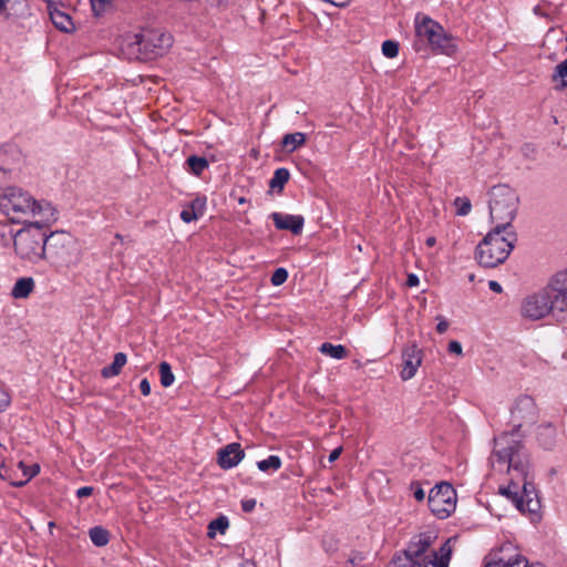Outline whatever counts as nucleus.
I'll return each instance as SVG.
<instances>
[{"label": "nucleus", "instance_id": "obj_3", "mask_svg": "<svg viewBox=\"0 0 567 567\" xmlns=\"http://www.w3.org/2000/svg\"><path fill=\"white\" fill-rule=\"evenodd\" d=\"M0 210L11 223H22L39 217L42 223L54 219V208L47 202H39L20 187L11 186L0 196Z\"/></svg>", "mask_w": 567, "mask_h": 567}, {"label": "nucleus", "instance_id": "obj_53", "mask_svg": "<svg viewBox=\"0 0 567 567\" xmlns=\"http://www.w3.org/2000/svg\"><path fill=\"white\" fill-rule=\"evenodd\" d=\"M4 157H7V154H6V153H1V154H0V162H1L2 164H6V159H4Z\"/></svg>", "mask_w": 567, "mask_h": 567}, {"label": "nucleus", "instance_id": "obj_16", "mask_svg": "<svg viewBox=\"0 0 567 567\" xmlns=\"http://www.w3.org/2000/svg\"><path fill=\"white\" fill-rule=\"evenodd\" d=\"M245 456L239 443H230L218 451V465L224 470L235 467Z\"/></svg>", "mask_w": 567, "mask_h": 567}, {"label": "nucleus", "instance_id": "obj_35", "mask_svg": "<svg viewBox=\"0 0 567 567\" xmlns=\"http://www.w3.org/2000/svg\"><path fill=\"white\" fill-rule=\"evenodd\" d=\"M382 53L384 56L393 59L399 54V43L393 40H386L382 43Z\"/></svg>", "mask_w": 567, "mask_h": 567}, {"label": "nucleus", "instance_id": "obj_11", "mask_svg": "<svg viewBox=\"0 0 567 567\" xmlns=\"http://www.w3.org/2000/svg\"><path fill=\"white\" fill-rule=\"evenodd\" d=\"M173 44V38L168 33L159 31H146L143 33V50L145 61L163 55Z\"/></svg>", "mask_w": 567, "mask_h": 567}, {"label": "nucleus", "instance_id": "obj_12", "mask_svg": "<svg viewBox=\"0 0 567 567\" xmlns=\"http://www.w3.org/2000/svg\"><path fill=\"white\" fill-rule=\"evenodd\" d=\"M511 412L513 421L517 422V424H515V429L508 434L515 433L517 439L522 442L518 434V429L523 425V423H534L536 421V403L532 396L522 395L515 401Z\"/></svg>", "mask_w": 567, "mask_h": 567}, {"label": "nucleus", "instance_id": "obj_17", "mask_svg": "<svg viewBox=\"0 0 567 567\" xmlns=\"http://www.w3.org/2000/svg\"><path fill=\"white\" fill-rule=\"evenodd\" d=\"M30 14L28 0H0V16L6 19H22Z\"/></svg>", "mask_w": 567, "mask_h": 567}, {"label": "nucleus", "instance_id": "obj_13", "mask_svg": "<svg viewBox=\"0 0 567 567\" xmlns=\"http://www.w3.org/2000/svg\"><path fill=\"white\" fill-rule=\"evenodd\" d=\"M545 286L558 315L567 313V268L554 274Z\"/></svg>", "mask_w": 567, "mask_h": 567}, {"label": "nucleus", "instance_id": "obj_38", "mask_svg": "<svg viewBox=\"0 0 567 567\" xmlns=\"http://www.w3.org/2000/svg\"><path fill=\"white\" fill-rule=\"evenodd\" d=\"M0 477L4 481H9L11 483V481H19L18 478V470H11L9 467H7L6 464H0Z\"/></svg>", "mask_w": 567, "mask_h": 567}, {"label": "nucleus", "instance_id": "obj_37", "mask_svg": "<svg viewBox=\"0 0 567 567\" xmlns=\"http://www.w3.org/2000/svg\"><path fill=\"white\" fill-rule=\"evenodd\" d=\"M288 279V271L285 268H277L270 278L274 286H280Z\"/></svg>", "mask_w": 567, "mask_h": 567}, {"label": "nucleus", "instance_id": "obj_46", "mask_svg": "<svg viewBox=\"0 0 567 567\" xmlns=\"http://www.w3.org/2000/svg\"><path fill=\"white\" fill-rule=\"evenodd\" d=\"M92 493H93V487H91V486H83V487H80L76 491V496L80 497V498H83V497L90 496Z\"/></svg>", "mask_w": 567, "mask_h": 567}, {"label": "nucleus", "instance_id": "obj_5", "mask_svg": "<svg viewBox=\"0 0 567 567\" xmlns=\"http://www.w3.org/2000/svg\"><path fill=\"white\" fill-rule=\"evenodd\" d=\"M519 198L514 188L499 184L489 190V218L494 228L514 230L512 223L516 217Z\"/></svg>", "mask_w": 567, "mask_h": 567}, {"label": "nucleus", "instance_id": "obj_1", "mask_svg": "<svg viewBox=\"0 0 567 567\" xmlns=\"http://www.w3.org/2000/svg\"><path fill=\"white\" fill-rule=\"evenodd\" d=\"M495 461L511 475L508 486L502 487L501 494L512 499L520 513L537 515L540 501L529 477V457L515 433L501 434L494 439L492 463Z\"/></svg>", "mask_w": 567, "mask_h": 567}, {"label": "nucleus", "instance_id": "obj_47", "mask_svg": "<svg viewBox=\"0 0 567 567\" xmlns=\"http://www.w3.org/2000/svg\"><path fill=\"white\" fill-rule=\"evenodd\" d=\"M140 390L143 395L147 396L151 394V384L147 379H143L140 383Z\"/></svg>", "mask_w": 567, "mask_h": 567}, {"label": "nucleus", "instance_id": "obj_41", "mask_svg": "<svg viewBox=\"0 0 567 567\" xmlns=\"http://www.w3.org/2000/svg\"><path fill=\"white\" fill-rule=\"evenodd\" d=\"M205 206H206L205 198H196L189 205V207L192 209H194L195 213H198L200 216L204 214Z\"/></svg>", "mask_w": 567, "mask_h": 567}, {"label": "nucleus", "instance_id": "obj_9", "mask_svg": "<svg viewBox=\"0 0 567 567\" xmlns=\"http://www.w3.org/2000/svg\"><path fill=\"white\" fill-rule=\"evenodd\" d=\"M557 313L546 286L527 295L520 302V316L529 321H538Z\"/></svg>", "mask_w": 567, "mask_h": 567}, {"label": "nucleus", "instance_id": "obj_21", "mask_svg": "<svg viewBox=\"0 0 567 567\" xmlns=\"http://www.w3.org/2000/svg\"><path fill=\"white\" fill-rule=\"evenodd\" d=\"M17 470L19 481H11V485L20 487L27 484L32 477H34L39 473L40 466L38 464H32L31 466H28L22 461H20L17 464Z\"/></svg>", "mask_w": 567, "mask_h": 567}, {"label": "nucleus", "instance_id": "obj_4", "mask_svg": "<svg viewBox=\"0 0 567 567\" xmlns=\"http://www.w3.org/2000/svg\"><path fill=\"white\" fill-rule=\"evenodd\" d=\"M516 241L517 235L514 230L493 228L477 245L475 258L483 267H497L508 258Z\"/></svg>", "mask_w": 567, "mask_h": 567}, {"label": "nucleus", "instance_id": "obj_18", "mask_svg": "<svg viewBox=\"0 0 567 567\" xmlns=\"http://www.w3.org/2000/svg\"><path fill=\"white\" fill-rule=\"evenodd\" d=\"M270 218L274 220L276 228L290 230L292 234L298 235L303 227V217L299 215H288L281 213H272Z\"/></svg>", "mask_w": 567, "mask_h": 567}, {"label": "nucleus", "instance_id": "obj_50", "mask_svg": "<svg viewBox=\"0 0 567 567\" xmlns=\"http://www.w3.org/2000/svg\"><path fill=\"white\" fill-rule=\"evenodd\" d=\"M342 447L334 449L329 455V462L332 463L340 456Z\"/></svg>", "mask_w": 567, "mask_h": 567}, {"label": "nucleus", "instance_id": "obj_30", "mask_svg": "<svg viewBox=\"0 0 567 567\" xmlns=\"http://www.w3.org/2000/svg\"><path fill=\"white\" fill-rule=\"evenodd\" d=\"M229 526L228 518L225 516H220L214 520H212L208 525V536L215 537L216 532H219L220 534H225Z\"/></svg>", "mask_w": 567, "mask_h": 567}, {"label": "nucleus", "instance_id": "obj_48", "mask_svg": "<svg viewBox=\"0 0 567 567\" xmlns=\"http://www.w3.org/2000/svg\"><path fill=\"white\" fill-rule=\"evenodd\" d=\"M420 280L419 277L415 274H410L406 279V286L408 287H416L419 285Z\"/></svg>", "mask_w": 567, "mask_h": 567}, {"label": "nucleus", "instance_id": "obj_39", "mask_svg": "<svg viewBox=\"0 0 567 567\" xmlns=\"http://www.w3.org/2000/svg\"><path fill=\"white\" fill-rule=\"evenodd\" d=\"M514 567H545L539 563H529L528 559L518 553L514 561Z\"/></svg>", "mask_w": 567, "mask_h": 567}, {"label": "nucleus", "instance_id": "obj_29", "mask_svg": "<svg viewBox=\"0 0 567 567\" xmlns=\"http://www.w3.org/2000/svg\"><path fill=\"white\" fill-rule=\"evenodd\" d=\"M257 467L261 472L278 471L281 467V458L277 455H270L268 458L257 462Z\"/></svg>", "mask_w": 567, "mask_h": 567}, {"label": "nucleus", "instance_id": "obj_49", "mask_svg": "<svg viewBox=\"0 0 567 567\" xmlns=\"http://www.w3.org/2000/svg\"><path fill=\"white\" fill-rule=\"evenodd\" d=\"M488 287L492 291L496 292V293H501L503 291V288L501 286L499 282L495 281V280H491L488 282Z\"/></svg>", "mask_w": 567, "mask_h": 567}, {"label": "nucleus", "instance_id": "obj_23", "mask_svg": "<svg viewBox=\"0 0 567 567\" xmlns=\"http://www.w3.org/2000/svg\"><path fill=\"white\" fill-rule=\"evenodd\" d=\"M127 361L126 354L123 352H117L114 355L112 364L104 367L102 369V375L104 378H112L117 375L121 372V369L125 365Z\"/></svg>", "mask_w": 567, "mask_h": 567}, {"label": "nucleus", "instance_id": "obj_42", "mask_svg": "<svg viewBox=\"0 0 567 567\" xmlns=\"http://www.w3.org/2000/svg\"><path fill=\"white\" fill-rule=\"evenodd\" d=\"M10 404L9 393L0 386V412L4 411Z\"/></svg>", "mask_w": 567, "mask_h": 567}, {"label": "nucleus", "instance_id": "obj_20", "mask_svg": "<svg viewBox=\"0 0 567 567\" xmlns=\"http://www.w3.org/2000/svg\"><path fill=\"white\" fill-rule=\"evenodd\" d=\"M49 13L52 23L58 28L59 30L63 32H71L74 29L73 21L71 17L64 12L58 9L56 7L49 6Z\"/></svg>", "mask_w": 567, "mask_h": 567}, {"label": "nucleus", "instance_id": "obj_25", "mask_svg": "<svg viewBox=\"0 0 567 567\" xmlns=\"http://www.w3.org/2000/svg\"><path fill=\"white\" fill-rule=\"evenodd\" d=\"M306 143V135L301 132L289 133L282 137L281 144L289 152L296 151Z\"/></svg>", "mask_w": 567, "mask_h": 567}, {"label": "nucleus", "instance_id": "obj_19", "mask_svg": "<svg viewBox=\"0 0 567 567\" xmlns=\"http://www.w3.org/2000/svg\"><path fill=\"white\" fill-rule=\"evenodd\" d=\"M538 444L545 450H551L557 443V429L553 423H543L536 433Z\"/></svg>", "mask_w": 567, "mask_h": 567}, {"label": "nucleus", "instance_id": "obj_7", "mask_svg": "<svg viewBox=\"0 0 567 567\" xmlns=\"http://www.w3.org/2000/svg\"><path fill=\"white\" fill-rule=\"evenodd\" d=\"M414 29L417 40L426 42L433 51L446 55H453L456 52V40L430 17L416 14Z\"/></svg>", "mask_w": 567, "mask_h": 567}, {"label": "nucleus", "instance_id": "obj_45", "mask_svg": "<svg viewBox=\"0 0 567 567\" xmlns=\"http://www.w3.org/2000/svg\"><path fill=\"white\" fill-rule=\"evenodd\" d=\"M255 506H256V499H254V498L245 499L241 502V508L246 513H250L251 511H254Z\"/></svg>", "mask_w": 567, "mask_h": 567}, {"label": "nucleus", "instance_id": "obj_34", "mask_svg": "<svg viewBox=\"0 0 567 567\" xmlns=\"http://www.w3.org/2000/svg\"><path fill=\"white\" fill-rule=\"evenodd\" d=\"M14 235L13 229L7 225H0V243L2 246L7 247L11 243L14 244Z\"/></svg>", "mask_w": 567, "mask_h": 567}, {"label": "nucleus", "instance_id": "obj_8", "mask_svg": "<svg viewBox=\"0 0 567 567\" xmlns=\"http://www.w3.org/2000/svg\"><path fill=\"white\" fill-rule=\"evenodd\" d=\"M45 259L56 267L74 266L79 261L75 238L66 231H53L48 235Z\"/></svg>", "mask_w": 567, "mask_h": 567}, {"label": "nucleus", "instance_id": "obj_27", "mask_svg": "<svg viewBox=\"0 0 567 567\" xmlns=\"http://www.w3.org/2000/svg\"><path fill=\"white\" fill-rule=\"evenodd\" d=\"M89 536L91 542L97 547H103L110 542V533L101 526L92 527L89 530Z\"/></svg>", "mask_w": 567, "mask_h": 567}, {"label": "nucleus", "instance_id": "obj_36", "mask_svg": "<svg viewBox=\"0 0 567 567\" xmlns=\"http://www.w3.org/2000/svg\"><path fill=\"white\" fill-rule=\"evenodd\" d=\"M455 206L457 209V215L460 216H466L471 212V202L468 198L465 197H457L455 199Z\"/></svg>", "mask_w": 567, "mask_h": 567}, {"label": "nucleus", "instance_id": "obj_26", "mask_svg": "<svg viewBox=\"0 0 567 567\" xmlns=\"http://www.w3.org/2000/svg\"><path fill=\"white\" fill-rule=\"evenodd\" d=\"M290 173L287 168L280 167L277 168L274 173V176L271 177L269 182V187L271 189L281 192L284 189L285 184L289 181Z\"/></svg>", "mask_w": 567, "mask_h": 567}, {"label": "nucleus", "instance_id": "obj_52", "mask_svg": "<svg viewBox=\"0 0 567 567\" xmlns=\"http://www.w3.org/2000/svg\"><path fill=\"white\" fill-rule=\"evenodd\" d=\"M435 241H436V240H435V238H434V237H429V238L426 239V245H427L429 247H432V246H434V245H435Z\"/></svg>", "mask_w": 567, "mask_h": 567}, {"label": "nucleus", "instance_id": "obj_10", "mask_svg": "<svg viewBox=\"0 0 567 567\" xmlns=\"http://www.w3.org/2000/svg\"><path fill=\"white\" fill-rule=\"evenodd\" d=\"M431 512L440 519L449 517L456 507V492L447 482L436 484L427 498Z\"/></svg>", "mask_w": 567, "mask_h": 567}, {"label": "nucleus", "instance_id": "obj_51", "mask_svg": "<svg viewBox=\"0 0 567 567\" xmlns=\"http://www.w3.org/2000/svg\"><path fill=\"white\" fill-rule=\"evenodd\" d=\"M413 494H414L415 499H417V501H423L425 497V493H424L423 488H421L420 486L414 491Z\"/></svg>", "mask_w": 567, "mask_h": 567}, {"label": "nucleus", "instance_id": "obj_44", "mask_svg": "<svg viewBox=\"0 0 567 567\" xmlns=\"http://www.w3.org/2000/svg\"><path fill=\"white\" fill-rule=\"evenodd\" d=\"M449 351L451 353L461 355L462 354V344L458 341L453 340L449 343Z\"/></svg>", "mask_w": 567, "mask_h": 567}, {"label": "nucleus", "instance_id": "obj_31", "mask_svg": "<svg viewBox=\"0 0 567 567\" xmlns=\"http://www.w3.org/2000/svg\"><path fill=\"white\" fill-rule=\"evenodd\" d=\"M159 375H161V384L164 388L171 386L175 381V377L172 372V368H171L169 363H167L166 361H163L159 363Z\"/></svg>", "mask_w": 567, "mask_h": 567}, {"label": "nucleus", "instance_id": "obj_6", "mask_svg": "<svg viewBox=\"0 0 567 567\" xmlns=\"http://www.w3.org/2000/svg\"><path fill=\"white\" fill-rule=\"evenodd\" d=\"M40 223H30L14 235V251L23 261L38 264L47 257L48 235Z\"/></svg>", "mask_w": 567, "mask_h": 567}, {"label": "nucleus", "instance_id": "obj_43", "mask_svg": "<svg viewBox=\"0 0 567 567\" xmlns=\"http://www.w3.org/2000/svg\"><path fill=\"white\" fill-rule=\"evenodd\" d=\"M437 324H436V331L440 334H443L449 329V322L446 319H444L442 316L436 317Z\"/></svg>", "mask_w": 567, "mask_h": 567}, {"label": "nucleus", "instance_id": "obj_24", "mask_svg": "<svg viewBox=\"0 0 567 567\" xmlns=\"http://www.w3.org/2000/svg\"><path fill=\"white\" fill-rule=\"evenodd\" d=\"M319 351L322 354L329 355L333 359L341 360L348 355V350L342 344H332L329 342H324L320 346Z\"/></svg>", "mask_w": 567, "mask_h": 567}, {"label": "nucleus", "instance_id": "obj_40", "mask_svg": "<svg viewBox=\"0 0 567 567\" xmlns=\"http://www.w3.org/2000/svg\"><path fill=\"white\" fill-rule=\"evenodd\" d=\"M199 217H200V215L198 213H195L194 209H192L190 207L183 209L181 213V218L185 223L194 221V220L198 219Z\"/></svg>", "mask_w": 567, "mask_h": 567}, {"label": "nucleus", "instance_id": "obj_15", "mask_svg": "<svg viewBox=\"0 0 567 567\" xmlns=\"http://www.w3.org/2000/svg\"><path fill=\"white\" fill-rule=\"evenodd\" d=\"M403 367L400 377L403 381H409L417 372L422 363V351L415 343L409 344L402 352Z\"/></svg>", "mask_w": 567, "mask_h": 567}, {"label": "nucleus", "instance_id": "obj_33", "mask_svg": "<svg viewBox=\"0 0 567 567\" xmlns=\"http://www.w3.org/2000/svg\"><path fill=\"white\" fill-rule=\"evenodd\" d=\"M12 168L0 166V196H2L7 189H9L12 185Z\"/></svg>", "mask_w": 567, "mask_h": 567}, {"label": "nucleus", "instance_id": "obj_28", "mask_svg": "<svg viewBox=\"0 0 567 567\" xmlns=\"http://www.w3.org/2000/svg\"><path fill=\"white\" fill-rule=\"evenodd\" d=\"M186 165L192 174L199 176L209 164L205 157L192 155L186 159Z\"/></svg>", "mask_w": 567, "mask_h": 567}, {"label": "nucleus", "instance_id": "obj_32", "mask_svg": "<svg viewBox=\"0 0 567 567\" xmlns=\"http://www.w3.org/2000/svg\"><path fill=\"white\" fill-rule=\"evenodd\" d=\"M567 59H565L563 62L556 65L554 73L551 75L553 81H557L558 79H561L560 85L557 86V89H565L567 87Z\"/></svg>", "mask_w": 567, "mask_h": 567}, {"label": "nucleus", "instance_id": "obj_14", "mask_svg": "<svg viewBox=\"0 0 567 567\" xmlns=\"http://www.w3.org/2000/svg\"><path fill=\"white\" fill-rule=\"evenodd\" d=\"M120 50L127 60L145 61L143 33H125L120 39Z\"/></svg>", "mask_w": 567, "mask_h": 567}, {"label": "nucleus", "instance_id": "obj_22", "mask_svg": "<svg viewBox=\"0 0 567 567\" xmlns=\"http://www.w3.org/2000/svg\"><path fill=\"white\" fill-rule=\"evenodd\" d=\"M35 287L34 280L31 277H22L19 278L12 290L11 296L16 299H24L30 296V293L33 291Z\"/></svg>", "mask_w": 567, "mask_h": 567}, {"label": "nucleus", "instance_id": "obj_2", "mask_svg": "<svg viewBox=\"0 0 567 567\" xmlns=\"http://www.w3.org/2000/svg\"><path fill=\"white\" fill-rule=\"evenodd\" d=\"M437 536L433 532L414 535L402 554L391 561V567H449L453 546L449 538L439 550L432 549Z\"/></svg>", "mask_w": 567, "mask_h": 567}]
</instances>
